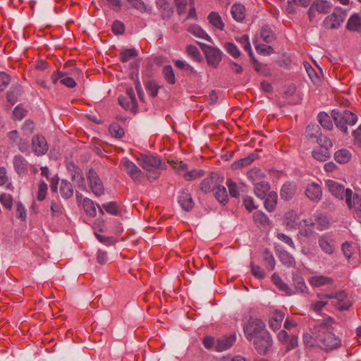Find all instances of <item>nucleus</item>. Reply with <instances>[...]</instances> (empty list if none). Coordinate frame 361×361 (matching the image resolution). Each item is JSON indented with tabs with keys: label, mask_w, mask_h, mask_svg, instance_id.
<instances>
[{
	"label": "nucleus",
	"mask_w": 361,
	"mask_h": 361,
	"mask_svg": "<svg viewBox=\"0 0 361 361\" xmlns=\"http://www.w3.org/2000/svg\"><path fill=\"white\" fill-rule=\"evenodd\" d=\"M318 244L322 250L326 254L331 255L334 253L335 250L334 241L330 237L326 235L319 237Z\"/></svg>",
	"instance_id": "nucleus-18"
},
{
	"label": "nucleus",
	"mask_w": 361,
	"mask_h": 361,
	"mask_svg": "<svg viewBox=\"0 0 361 361\" xmlns=\"http://www.w3.org/2000/svg\"><path fill=\"white\" fill-rule=\"evenodd\" d=\"M271 280L275 286L281 290L285 293L287 295H291L295 293L292 291L288 285L283 282L281 278L276 273L271 276Z\"/></svg>",
	"instance_id": "nucleus-25"
},
{
	"label": "nucleus",
	"mask_w": 361,
	"mask_h": 361,
	"mask_svg": "<svg viewBox=\"0 0 361 361\" xmlns=\"http://www.w3.org/2000/svg\"><path fill=\"white\" fill-rule=\"evenodd\" d=\"M331 8V4L326 0H317L313 2L310 6L308 15L311 18L312 14L314 11H317L320 13H327Z\"/></svg>",
	"instance_id": "nucleus-14"
},
{
	"label": "nucleus",
	"mask_w": 361,
	"mask_h": 361,
	"mask_svg": "<svg viewBox=\"0 0 361 361\" xmlns=\"http://www.w3.org/2000/svg\"><path fill=\"white\" fill-rule=\"evenodd\" d=\"M137 56V51L135 49H126L120 52V60L126 63Z\"/></svg>",
	"instance_id": "nucleus-44"
},
{
	"label": "nucleus",
	"mask_w": 361,
	"mask_h": 361,
	"mask_svg": "<svg viewBox=\"0 0 361 361\" xmlns=\"http://www.w3.org/2000/svg\"><path fill=\"white\" fill-rule=\"evenodd\" d=\"M224 48L227 52L234 58H238L240 55V51L237 46L231 42H226L224 44Z\"/></svg>",
	"instance_id": "nucleus-54"
},
{
	"label": "nucleus",
	"mask_w": 361,
	"mask_h": 361,
	"mask_svg": "<svg viewBox=\"0 0 361 361\" xmlns=\"http://www.w3.org/2000/svg\"><path fill=\"white\" fill-rule=\"evenodd\" d=\"M346 27L350 31H359L361 30V17L358 14H353L348 19Z\"/></svg>",
	"instance_id": "nucleus-32"
},
{
	"label": "nucleus",
	"mask_w": 361,
	"mask_h": 361,
	"mask_svg": "<svg viewBox=\"0 0 361 361\" xmlns=\"http://www.w3.org/2000/svg\"><path fill=\"white\" fill-rule=\"evenodd\" d=\"M254 192L259 198L264 199L270 190L269 183L266 180H260L255 184Z\"/></svg>",
	"instance_id": "nucleus-22"
},
{
	"label": "nucleus",
	"mask_w": 361,
	"mask_h": 361,
	"mask_svg": "<svg viewBox=\"0 0 361 361\" xmlns=\"http://www.w3.org/2000/svg\"><path fill=\"white\" fill-rule=\"evenodd\" d=\"M264 198L265 209L269 212H273L275 209L277 204V193L276 192L271 191L269 192Z\"/></svg>",
	"instance_id": "nucleus-28"
},
{
	"label": "nucleus",
	"mask_w": 361,
	"mask_h": 361,
	"mask_svg": "<svg viewBox=\"0 0 361 361\" xmlns=\"http://www.w3.org/2000/svg\"><path fill=\"white\" fill-rule=\"evenodd\" d=\"M350 152L346 149H341L334 154V159L336 162L343 164L348 163L351 159Z\"/></svg>",
	"instance_id": "nucleus-30"
},
{
	"label": "nucleus",
	"mask_w": 361,
	"mask_h": 361,
	"mask_svg": "<svg viewBox=\"0 0 361 361\" xmlns=\"http://www.w3.org/2000/svg\"><path fill=\"white\" fill-rule=\"evenodd\" d=\"M217 181L213 177H209L204 178L201 184H200V189L202 191H203L205 193L209 192L211 191L215 190V188L217 187Z\"/></svg>",
	"instance_id": "nucleus-29"
},
{
	"label": "nucleus",
	"mask_w": 361,
	"mask_h": 361,
	"mask_svg": "<svg viewBox=\"0 0 361 361\" xmlns=\"http://www.w3.org/2000/svg\"><path fill=\"white\" fill-rule=\"evenodd\" d=\"M343 13L341 9L334 11L328 16L324 20V25L328 29H334L338 27L343 21Z\"/></svg>",
	"instance_id": "nucleus-11"
},
{
	"label": "nucleus",
	"mask_w": 361,
	"mask_h": 361,
	"mask_svg": "<svg viewBox=\"0 0 361 361\" xmlns=\"http://www.w3.org/2000/svg\"><path fill=\"white\" fill-rule=\"evenodd\" d=\"M145 88L148 94L152 97L157 96L159 86L155 80H149L145 83Z\"/></svg>",
	"instance_id": "nucleus-48"
},
{
	"label": "nucleus",
	"mask_w": 361,
	"mask_h": 361,
	"mask_svg": "<svg viewBox=\"0 0 361 361\" xmlns=\"http://www.w3.org/2000/svg\"><path fill=\"white\" fill-rule=\"evenodd\" d=\"M59 190L62 197L64 199L68 200L73 195V187L67 180H61Z\"/></svg>",
	"instance_id": "nucleus-26"
},
{
	"label": "nucleus",
	"mask_w": 361,
	"mask_h": 361,
	"mask_svg": "<svg viewBox=\"0 0 361 361\" xmlns=\"http://www.w3.org/2000/svg\"><path fill=\"white\" fill-rule=\"evenodd\" d=\"M326 185L329 192L336 198L343 200L345 197V190L344 186L335 180H328L326 181Z\"/></svg>",
	"instance_id": "nucleus-15"
},
{
	"label": "nucleus",
	"mask_w": 361,
	"mask_h": 361,
	"mask_svg": "<svg viewBox=\"0 0 361 361\" xmlns=\"http://www.w3.org/2000/svg\"><path fill=\"white\" fill-rule=\"evenodd\" d=\"M293 285L297 293H308L309 292L303 277L298 274H293Z\"/></svg>",
	"instance_id": "nucleus-23"
},
{
	"label": "nucleus",
	"mask_w": 361,
	"mask_h": 361,
	"mask_svg": "<svg viewBox=\"0 0 361 361\" xmlns=\"http://www.w3.org/2000/svg\"><path fill=\"white\" fill-rule=\"evenodd\" d=\"M47 189V184L44 180H41L39 184V190L37 193V200L39 201H42L45 199Z\"/></svg>",
	"instance_id": "nucleus-61"
},
{
	"label": "nucleus",
	"mask_w": 361,
	"mask_h": 361,
	"mask_svg": "<svg viewBox=\"0 0 361 361\" xmlns=\"http://www.w3.org/2000/svg\"><path fill=\"white\" fill-rule=\"evenodd\" d=\"M82 206L86 214L90 216L97 215V209L94 202L89 198L85 197L82 200Z\"/></svg>",
	"instance_id": "nucleus-41"
},
{
	"label": "nucleus",
	"mask_w": 361,
	"mask_h": 361,
	"mask_svg": "<svg viewBox=\"0 0 361 361\" xmlns=\"http://www.w3.org/2000/svg\"><path fill=\"white\" fill-rule=\"evenodd\" d=\"M204 54L207 63L216 68L222 59V52L220 49L212 46H205Z\"/></svg>",
	"instance_id": "nucleus-9"
},
{
	"label": "nucleus",
	"mask_w": 361,
	"mask_h": 361,
	"mask_svg": "<svg viewBox=\"0 0 361 361\" xmlns=\"http://www.w3.org/2000/svg\"><path fill=\"white\" fill-rule=\"evenodd\" d=\"M260 35L262 39L267 43H271L276 39L275 33L268 25H264L262 27Z\"/></svg>",
	"instance_id": "nucleus-36"
},
{
	"label": "nucleus",
	"mask_w": 361,
	"mask_h": 361,
	"mask_svg": "<svg viewBox=\"0 0 361 361\" xmlns=\"http://www.w3.org/2000/svg\"><path fill=\"white\" fill-rule=\"evenodd\" d=\"M13 164L15 171L20 176H25L28 173V161L22 155H16L13 159Z\"/></svg>",
	"instance_id": "nucleus-12"
},
{
	"label": "nucleus",
	"mask_w": 361,
	"mask_h": 361,
	"mask_svg": "<svg viewBox=\"0 0 361 361\" xmlns=\"http://www.w3.org/2000/svg\"><path fill=\"white\" fill-rule=\"evenodd\" d=\"M207 19L210 24L212 25L215 28L223 30L224 29V23H223L221 16L216 12H211Z\"/></svg>",
	"instance_id": "nucleus-34"
},
{
	"label": "nucleus",
	"mask_w": 361,
	"mask_h": 361,
	"mask_svg": "<svg viewBox=\"0 0 361 361\" xmlns=\"http://www.w3.org/2000/svg\"><path fill=\"white\" fill-rule=\"evenodd\" d=\"M67 169L68 173L71 176L72 180L78 178L79 176L82 175V171L77 165L73 162H70L67 164Z\"/></svg>",
	"instance_id": "nucleus-51"
},
{
	"label": "nucleus",
	"mask_w": 361,
	"mask_h": 361,
	"mask_svg": "<svg viewBox=\"0 0 361 361\" xmlns=\"http://www.w3.org/2000/svg\"><path fill=\"white\" fill-rule=\"evenodd\" d=\"M236 337L235 334H232L230 336H224L221 338H219L216 341V343L215 345V349L216 351L221 352L224 350H226L230 348L235 342Z\"/></svg>",
	"instance_id": "nucleus-17"
},
{
	"label": "nucleus",
	"mask_w": 361,
	"mask_h": 361,
	"mask_svg": "<svg viewBox=\"0 0 361 361\" xmlns=\"http://www.w3.org/2000/svg\"><path fill=\"white\" fill-rule=\"evenodd\" d=\"M231 15L238 22H241L245 17V8L241 4H235L231 7Z\"/></svg>",
	"instance_id": "nucleus-27"
},
{
	"label": "nucleus",
	"mask_w": 361,
	"mask_h": 361,
	"mask_svg": "<svg viewBox=\"0 0 361 361\" xmlns=\"http://www.w3.org/2000/svg\"><path fill=\"white\" fill-rule=\"evenodd\" d=\"M226 185L228 186L231 196L233 197H238L240 192L238 190L236 183L231 179H228L227 180Z\"/></svg>",
	"instance_id": "nucleus-60"
},
{
	"label": "nucleus",
	"mask_w": 361,
	"mask_h": 361,
	"mask_svg": "<svg viewBox=\"0 0 361 361\" xmlns=\"http://www.w3.org/2000/svg\"><path fill=\"white\" fill-rule=\"evenodd\" d=\"M308 282L312 287L317 288L328 284H332L334 279L324 275H318L311 276L309 279Z\"/></svg>",
	"instance_id": "nucleus-21"
},
{
	"label": "nucleus",
	"mask_w": 361,
	"mask_h": 361,
	"mask_svg": "<svg viewBox=\"0 0 361 361\" xmlns=\"http://www.w3.org/2000/svg\"><path fill=\"white\" fill-rule=\"evenodd\" d=\"M50 209L52 217H59L64 212V208L60 201L52 200L50 203Z\"/></svg>",
	"instance_id": "nucleus-43"
},
{
	"label": "nucleus",
	"mask_w": 361,
	"mask_h": 361,
	"mask_svg": "<svg viewBox=\"0 0 361 361\" xmlns=\"http://www.w3.org/2000/svg\"><path fill=\"white\" fill-rule=\"evenodd\" d=\"M247 176L248 179L253 183V184L256 182L264 180L265 178L264 173L260 169L256 168L249 171L247 173Z\"/></svg>",
	"instance_id": "nucleus-40"
},
{
	"label": "nucleus",
	"mask_w": 361,
	"mask_h": 361,
	"mask_svg": "<svg viewBox=\"0 0 361 361\" xmlns=\"http://www.w3.org/2000/svg\"><path fill=\"white\" fill-rule=\"evenodd\" d=\"M296 192V185L293 183H285L280 191V195L282 200L288 201L291 200Z\"/></svg>",
	"instance_id": "nucleus-19"
},
{
	"label": "nucleus",
	"mask_w": 361,
	"mask_h": 361,
	"mask_svg": "<svg viewBox=\"0 0 361 361\" xmlns=\"http://www.w3.org/2000/svg\"><path fill=\"white\" fill-rule=\"evenodd\" d=\"M121 164L123 170L135 183H140L143 178L142 172L135 163L127 158H124L121 160Z\"/></svg>",
	"instance_id": "nucleus-7"
},
{
	"label": "nucleus",
	"mask_w": 361,
	"mask_h": 361,
	"mask_svg": "<svg viewBox=\"0 0 361 361\" xmlns=\"http://www.w3.org/2000/svg\"><path fill=\"white\" fill-rule=\"evenodd\" d=\"M131 6L141 13L149 12L146 4L142 0H127Z\"/></svg>",
	"instance_id": "nucleus-52"
},
{
	"label": "nucleus",
	"mask_w": 361,
	"mask_h": 361,
	"mask_svg": "<svg viewBox=\"0 0 361 361\" xmlns=\"http://www.w3.org/2000/svg\"><path fill=\"white\" fill-rule=\"evenodd\" d=\"M317 120L324 128L327 130H331L333 128V123L328 114L325 112L319 113Z\"/></svg>",
	"instance_id": "nucleus-38"
},
{
	"label": "nucleus",
	"mask_w": 361,
	"mask_h": 361,
	"mask_svg": "<svg viewBox=\"0 0 361 361\" xmlns=\"http://www.w3.org/2000/svg\"><path fill=\"white\" fill-rule=\"evenodd\" d=\"M334 323V319L329 317L318 327L316 342L322 350L326 352L336 350L341 345V338L332 333Z\"/></svg>",
	"instance_id": "nucleus-1"
},
{
	"label": "nucleus",
	"mask_w": 361,
	"mask_h": 361,
	"mask_svg": "<svg viewBox=\"0 0 361 361\" xmlns=\"http://www.w3.org/2000/svg\"><path fill=\"white\" fill-rule=\"evenodd\" d=\"M305 195L312 201L318 202L322 199V191L319 184L312 183L307 185Z\"/></svg>",
	"instance_id": "nucleus-16"
},
{
	"label": "nucleus",
	"mask_w": 361,
	"mask_h": 361,
	"mask_svg": "<svg viewBox=\"0 0 361 361\" xmlns=\"http://www.w3.org/2000/svg\"><path fill=\"white\" fill-rule=\"evenodd\" d=\"M162 73L168 83L171 85L175 84L176 78L171 66H164Z\"/></svg>",
	"instance_id": "nucleus-46"
},
{
	"label": "nucleus",
	"mask_w": 361,
	"mask_h": 361,
	"mask_svg": "<svg viewBox=\"0 0 361 361\" xmlns=\"http://www.w3.org/2000/svg\"><path fill=\"white\" fill-rule=\"evenodd\" d=\"M317 297L320 300L336 299V303L334 306L338 311L347 310L352 305L347 293L343 290L331 294L317 293Z\"/></svg>",
	"instance_id": "nucleus-3"
},
{
	"label": "nucleus",
	"mask_w": 361,
	"mask_h": 361,
	"mask_svg": "<svg viewBox=\"0 0 361 361\" xmlns=\"http://www.w3.org/2000/svg\"><path fill=\"white\" fill-rule=\"evenodd\" d=\"M11 82V76L6 72H0V91H4Z\"/></svg>",
	"instance_id": "nucleus-59"
},
{
	"label": "nucleus",
	"mask_w": 361,
	"mask_h": 361,
	"mask_svg": "<svg viewBox=\"0 0 361 361\" xmlns=\"http://www.w3.org/2000/svg\"><path fill=\"white\" fill-rule=\"evenodd\" d=\"M178 203L185 211H190L194 207L191 195L187 191H183L178 196Z\"/></svg>",
	"instance_id": "nucleus-20"
},
{
	"label": "nucleus",
	"mask_w": 361,
	"mask_h": 361,
	"mask_svg": "<svg viewBox=\"0 0 361 361\" xmlns=\"http://www.w3.org/2000/svg\"><path fill=\"white\" fill-rule=\"evenodd\" d=\"M271 344L272 339L268 331H264V334L254 338L255 348L259 354L265 355Z\"/></svg>",
	"instance_id": "nucleus-8"
},
{
	"label": "nucleus",
	"mask_w": 361,
	"mask_h": 361,
	"mask_svg": "<svg viewBox=\"0 0 361 361\" xmlns=\"http://www.w3.org/2000/svg\"><path fill=\"white\" fill-rule=\"evenodd\" d=\"M216 199L222 204H226L228 201V196L226 188L223 185H218L214 192Z\"/></svg>",
	"instance_id": "nucleus-31"
},
{
	"label": "nucleus",
	"mask_w": 361,
	"mask_h": 361,
	"mask_svg": "<svg viewBox=\"0 0 361 361\" xmlns=\"http://www.w3.org/2000/svg\"><path fill=\"white\" fill-rule=\"evenodd\" d=\"M111 30L116 35L123 34L125 31L124 24L119 20H116L113 23Z\"/></svg>",
	"instance_id": "nucleus-64"
},
{
	"label": "nucleus",
	"mask_w": 361,
	"mask_h": 361,
	"mask_svg": "<svg viewBox=\"0 0 361 361\" xmlns=\"http://www.w3.org/2000/svg\"><path fill=\"white\" fill-rule=\"evenodd\" d=\"M284 316L283 312L274 310L269 321L270 327L274 330H278L281 327Z\"/></svg>",
	"instance_id": "nucleus-24"
},
{
	"label": "nucleus",
	"mask_w": 361,
	"mask_h": 361,
	"mask_svg": "<svg viewBox=\"0 0 361 361\" xmlns=\"http://www.w3.org/2000/svg\"><path fill=\"white\" fill-rule=\"evenodd\" d=\"M204 176L203 170H192L190 171H186L183 174V178L186 180H192L197 178H200Z\"/></svg>",
	"instance_id": "nucleus-53"
},
{
	"label": "nucleus",
	"mask_w": 361,
	"mask_h": 361,
	"mask_svg": "<svg viewBox=\"0 0 361 361\" xmlns=\"http://www.w3.org/2000/svg\"><path fill=\"white\" fill-rule=\"evenodd\" d=\"M262 257L266 269L269 271L273 270L275 267V259L272 253L268 250H265L262 253Z\"/></svg>",
	"instance_id": "nucleus-42"
},
{
	"label": "nucleus",
	"mask_w": 361,
	"mask_h": 361,
	"mask_svg": "<svg viewBox=\"0 0 361 361\" xmlns=\"http://www.w3.org/2000/svg\"><path fill=\"white\" fill-rule=\"evenodd\" d=\"M188 31L197 37L211 41V37L197 25H190Z\"/></svg>",
	"instance_id": "nucleus-35"
},
{
	"label": "nucleus",
	"mask_w": 361,
	"mask_h": 361,
	"mask_svg": "<svg viewBox=\"0 0 361 361\" xmlns=\"http://www.w3.org/2000/svg\"><path fill=\"white\" fill-rule=\"evenodd\" d=\"M279 259L284 265L288 267H293L295 265V259L292 255L286 251L280 252Z\"/></svg>",
	"instance_id": "nucleus-47"
},
{
	"label": "nucleus",
	"mask_w": 361,
	"mask_h": 361,
	"mask_svg": "<svg viewBox=\"0 0 361 361\" xmlns=\"http://www.w3.org/2000/svg\"><path fill=\"white\" fill-rule=\"evenodd\" d=\"M267 331L264 322L258 319H250L244 326V333L246 338L251 341Z\"/></svg>",
	"instance_id": "nucleus-4"
},
{
	"label": "nucleus",
	"mask_w": 361,
	"mask_h": 361,
	"mask_svg": "<svg viewBox=\"0 0 361 361\" xmlns=\"http://www.w3.org/2000/svg\"><path fill=\"white\" fill-rule=\"evenodd\" d=\"M256 51L258 54L263 55H270L274 53V49L272 47L266 44H257L255 45Z\"/></svg>",
	"instance_id": "nucleus-58"
},
{
	"label": "nucleus",
	"mask_w": 361,
	"mask_h": 361,
	"mask_svg": "<svg viewBox=\"0 0 361 361\" xmlns=\"http://www.w3.org/2000/svg\"><path fill=\"white\" fill-rule=\"evenodd\" d=\"M253 219L259 227L266 228L269 224V218L261 211H257L253 214Z\"/></svg>",
	"instance_id": "nucleus-33"
},
{
	"label": "nucleus",
	"mask_w": 361,
	"mask_h": 361,
	"mask_svg": "<svg viewBox=\"0 0 361 361\" xmlns=\"http://www.w3.org/2000/svg\"><path fill=\"white\" fill-rule=\"evenodd\" d=\"M317 142L320 145V148H324L329 150V149L332 147L331 140L322 134L317 138Z\"/></svg>",
	"instance_id": "nucleus-56"
},
{
	"label": "nucleus",
	"mask_w": 361,
	"mask_h": 361,
	"mask_svg": "<svg viewBox=\"0 0 361 361\" xmlns=\"http://www.w3.org/2000/svg\"><path fill=\"white\" fill-rule=\"evenodd\" d=\"M345 199L348 207L352 209L358 218H361V196L353 192L351 189L347 188L345 192Z\"/></svg>",
	"instance_id": "nucleus-5"
},
{
	"label": "nucleus",
	"mask_w": 361,
	"mask_h": 361,
	"mask_svg": "<svg viewBox=\"0 0 361 361\" xmlns=\"http://www.w3.org/2000/svg\"><path fill=\"white\" fill-rule=\"evenodd\" d=\"M140 160L142 167L147 171L153 169L165 170L167 168L166 164L157 156L142 155Z\"/></svg>",
	"instance_id": "nucleus-6"
},
{
	"label": "nucleus",
	"mask_w": 361,
	"mask_h": 361,
	"mask_svg": "<svg viewBox=\"0 0 361 361\" xmlns=\"http://www.w3.org/2000/svg\"><path fill=\"white\" fill-rule=\"evenodd\" d=\"M169 164L176 171V172L179 174H181L182 172H186L188 170V166L186 164L183 163L181 161H174V160H169Z\"/></svg>",
	"instance_id": "nucleus-50"
},
{
	"label": "nucleus",
	"mask_w": 361,
	"mask_h": 361,
	"mask_svg": "<svg viewBox=\"0 0 361 361\" xmlns=\"http://www.w3.org/2000/svg\"><path fill=\"white\" fill-rule=\"evenodd\" d=\"M331 117L336 126L345 135L348 134V126H353L357 121V115L348 110L341 111L334 109L331 111Z\"/></svg>",
	"instance_id": "nucleus-2"
},
{
	"label": "nucleus",
	"mask_w": 361,
	"mask_h": 361,
	"mask_svg": "<svg viewBox=\"0 0 361 361\" xmlns=\"http://www.w3.org/2000/svg\"><path fill=\"white\" fill-rule=\"evenodd\" d=\"M255 157V154H251L248 157L241 159L238 162L234 163L233 166H235V169L238 166H247L254 161Z\"/></svg>",
	"instance_id": "nucleus-55"
},
{
	"label": "nucleus",
	"mask_w": 361,
	"mask_h": 361,
	"mask_svg": "<svg viewBox=\"0 0 361 361\" xmlns=\"http://www.w3.org/2000/svg\"><path fill=\"white\" fill-rule=\"evenodd\" d=\"M32 145L34 152L38 156L44 154L48 150L47 141L42 135H35L32 137Z\"/></svg>",
	"instance_id": "nucleus-13"
},
{
	"label": "nucleus",
	"mask_w": 361,
	"mask_h": 361,
	"mask_svg": "<svg viewBox=\"0 0 361 361\" xmlns=\"http://www.w3.org/2000/svg\"><path fill=\"white\" fill-rule=\"evenodd\" d=\"M306 136L309 138H317L321 134L320 127L317 124H310L305 130Z\"/></svg>",
	"instance_id": "nucleus-45"
},
{
	"label": "nucleus",
	"mask_w": 361,
	"mask_h": 361,
	"mask_svg": "<svg viewBox=\"0 0 361 361\" xmlns=\"http://www.w3.org/2000/svg\"><path fill=\"white\" fill-rule=\"evenodd\" d=\"M0 202L6 209H11L13 205V198L11 195L6 193L0 195Z\"/></svg>",
	"instance_id": "nucleus-62"
},
{
	"label": "nucleus",
	"mask_w": 361,
	"mask_h": 361,
	"mask_svg": "<svg viewBox=\"0 0 361 361\" xmlns=\"http://www.w3.org/2000/svg\"><path fill=\"white\" fill-rule=\"evenodd\" d=\"M97 206L102 214H104L103 209H105L107 213L112 215H118L119 213L118 205L115 202H110L109 203L104 204H102V207H100L99 204H97Z\"/></svg>",
	"instance_id": "nucleus-37"
},
{
	"label": "nucleus",
	"mask_w": 361,
	"mask_h": 361,
	"mask_svg": "<svg viewBox=\"0 0 361 361\" xmlns=\"http://www.w3.org/2000/svg\"><path fill=\"white\" fill-rule=\"evenodd\" d=\"M87 178L89 180L90 187L92 192L96 196L99 197L104 194V189L103 183L94 170H89Z\"/></svg>",
	"instance_id": "nucleus-10"
},
{
	"label": "nucleus",
	"mask_w": 361,
	"mask_h": 361,
	"mask_svg": "<svg viewBox=\"0 0 361 361\" xmlns=\"http://www.w3.org/2000/svg\"><path fill=\"white\" fill-rule=\"evenodd\" d=\"M312 157L320 161H325L331 157V154L327 149L317 148L312 151Z\"/></svg>",
	"instance_id": "nucleus-39"
},
{
	"label": "nucleus",
	"mask_w": 361,
	"mask_h": 361,
	"mask_svg": "<svg viewBox=\"0 0 361 361\" xmlns=\"http://www.w3.org/2000/svg\"><path fill=\"white\" fill-rule=\"evenodd\" d=\"M327 301L325 300H320L318 301H312L310 304V309L317 313L319 312L326 305Z\"/></svg>",
	"instance_id": "nucleus-57"
},
{
	"label": "nucleus",
	"mask_w": 361,
	"mask_h": 361,
	"mask_svg": "<svg viewBox=\"0 0 361 361\" xmlns=\"http://www.w3.org/2000/svg\"><path fill=\"white\" fill-rule=\"evenodd\" d=\"M109 130L111 135L116 138H121L125 134L123 128L117 123L111 124Z\"/></svg>",
	"instance_id": "nucleus-49"
},
{
	"label": "nucleus",
	"mask_w": 361,
	"mask_h": 361,
	"mask_svg": "<svg viewBox=\"0 0 361 361\" xmlns=\"http://www.w3.org/2000/svg\"><path fill=\"white\" fill-rule=\"evenodd\" d=\"M126 94L128 96L127 98L130 101L132 110L137 109V103L133 89L132 87L128 88L126 90Z\"/></svg>",
	"instance_id": "nucleus-63"
}]
</instances>
